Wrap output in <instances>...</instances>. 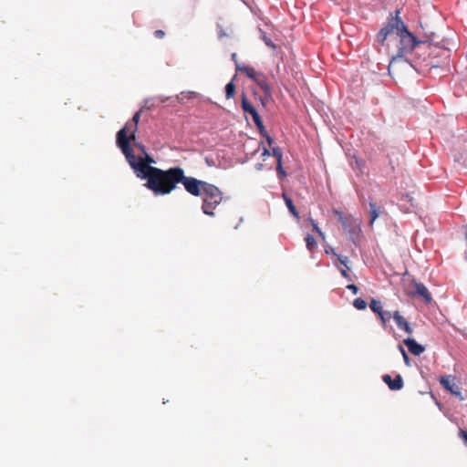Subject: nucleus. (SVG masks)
<instances>
[{
    "label": "nucleus",
    "instance_id": "14",
    "mask_svg": "<svg viewBox=\"0 0 467 467\" xmlns=\"http://www.w3.org/2000/svg\"><path fill=\"white\" fill-rule=\"evenodd\" d=\"M137 130L138 125L132 122H127L125 126L120 130H124L125 137L129 144L130 140H135V132L137 131Z\"/></svg>",
    "mask_w": 467,
    "mask_h": 467
},
{
    "label": "nucleus",
    "instance_id": "34",
    "mask_svg": "<svg viewBox=\"0 0 467 467\" xmlns=\"http://www.w3.org/2000/svg\"><path fill=\"white\" fill-rule=\"evenodd\" d=\"M460 435L464 440L465 443L467 444V430L466 431H461Z\"/></svg>",
    "mask_w": 467,
    "mask_h": 467
},
{
    "label": "nucleus",
    "instance_id": "24",
    "mask_svg": "<svg viewBox=\"0 0 467 467\" xmlns=\"http://www.w3.org/2000/svg\"><path fill=\"white\" fill-rule=\"evenodd\" d=\"M388 36L389 35L385 31H383L382 29H380L379 31V33L377 35V40H378V42L379 43L380 46H384L385 41H386Z\"/></svg>",
    "mask_w": 467,
    "mask_h": 467
},
{
    "label": "nucleus",
    "instance_id": "19",
    "mask_svg": "<svg viewBox=\"0 0 467 467\" xmlns=\"http://www.w3.org/2000/svg\"><path fill=\"white\" fill-rule=\"evenodd\" d=\"M283 198H284V201H285V205H286L287 209L289 210V212L293 214L294 217L298 219L299 213H298L296 206L294 205L292 199L290 197H288L286 194H283Z\"/></svg>",
    "mask_w": 467,
    "mask_h": 467
},
{
    "label": "nucleus",
    "instance_id": "40",
    "mask_svg": "<svg viewBox=\"0 0 467 467\" xmlns=\"http://www.w3.org/2000/svg\"><path fill=\"white\" fill-rule=\"evenodd\" d=\"M465 237H466V240H467V226H466Z\"/></svg>",
    "mask_w": 467,
    "mask_h": 467
},
{
    "label": "nucleus",
    "instance_id": "37",
    "mask_svg": "<svg viewBox=\"0 0 467 467\" xmlns=\"http://www.w3.org/2000/svg\"><path fill=\"white\" fill-rule=\"evenodd\" d=\"M232 59H233L234 62H236V54H235V53H233V54H232ZM236 64H237V63H235V65H236Z\"/></svg>",
    "mask_w": 467,
    "mask_h": 467
},
{
    "label": "nucleus",
    "instance_id": "7",
    "mask_svg": "<svg viewBox=\"0 0 467 467\" xmlns=\"http://www.w3.org/2000/svg\"><path fill=\"white\" fill-rule=\"evenodd\" d=\"M369 307L374 313L379 315L383 326H385L384 315H388V318H391V313L383 310L382 304L379 300L372 298L369 303Z\"/></svg>",
    "mask_w": 467,
    "mask_h": 467
},
{
    "label": "nucleus",
    "instance_id": "32",
    "mask_svg": "<svg viewBox=\"0 0 467 467\" xmlns=\"http://www.w3.org/2000/svg\"><path fill=\"white\" fill-rule=\"evenodd\" d=\"M154 35L158 38H161L165 36V32L163 30L158 29L154 32Z\"/></svg>",
    "mask_w": 467,
    "mask_h": 467
},
{
    "label": "nucleus",
    "instance_id": "39",
    "mask_svg": "<svg viewBox=\"0 0 467 467\" xmlns=\"http://www.w3.org/2000/svg\"><path fill=\"white\" fill-rule=\"evenodd\" d=\"M384 319H385V324H386L387 321L389 319V318H388V315H384Z\"/></svg>",
    "mask_w": 467,
    "mask_h": 467
},
{
    "label": "nucleus",
    "instance_id": "10",
    "mask_svg": "<svg viewBox=\"0 0 467 467\" xmlns=\"http://www.w3.org/2000/svg\"><path fill=\"white\" fill-rule=\"evenodd\" d=\"M403 343L406 345L409 351L414 356H420L425 350V348L419 344L414 338L408 337L403 340Z\"/></svg>",
    "mask_w": 467,
    "mask_h": 467
},
{
    "label": "nucleus",
    "instance_id": "35",
    "mask_svg": "<svg viewBox=\"0 0 467 467\" xmlns=\"http://www.w3.org/2000/svg\"><path fill=\"white\" fill-rule=\"evenodd\" d=\"M325 252H326L327 254H330V253H331V254H332L333 255H335V256H336V254H337L334 252V249H333L332 247H329V249H326V251H325Z\"/></svg>",
    "mask_w": 467,
    "mask_h": 467
},
{
    "label": "nucleus",
    "instance_id": "25",
    "mask_svg": "<svg viewBox=\"0 0 467 467\" xmlns=\"http://www.w3.org/2000/svg\"><path fill=\"white\" fill-rule=\"evenodd\" d=\"M273 156L276 158L277 163L282 162L283 153L280 148L274 147L272 149Z\"/></svg>",
    "mask_w": 467,
    "mask_h": 467
},
{
    "label": "nucleus",
    "instance_id": "28",
    "mask_svg": "<svg viewBox=\"0 0 467 467\" xmlns=\"http://www.w3.org/2000/svg\"><path fill=\"white\" fill-rule=\"evenodd\" d=\"M276 171L279 178H284L286 176V172L283 169L282 162L277 163Z\"/></svg>",
    "mask_w": 467,
    "mask_h": 467
},
{
    "label": "nucleus",
    "instance_id": "4",
    "mask_svg": "<svg viewBox=\"0 0 467 467\" xmlns=\"http://www.w3.org/2000/svg\"><path fill=\"white\" fill-rule=\"evenodd\" d=\"M333 213L341 223L344 230L349 234L350 239L355 242L361 234L360 223L351 214H344L337 209L333 210Z\"/></svg>",
    "mask_w": 467,
    "mask_h": 467
},
{
    "label": "nucleus",
    "instance_id": "18",
    "mask_svg": "<svg viewBox=\"0 0 467 467\" xmlns=\"http://www.w3.org/2000/svg\"><path fill=\"white\" fill-rule=\"evenodd\" d=\"M380 214V207L378 206L376 203L369 202V215H370V225L373 224L375 220L379 216Z\"/></svg>",
    "mask_w": 467,
    "mask_h": 467
},
{
    "label": "nucleus",
    "instance_id": "12",
    "mask_svg": "<svg viewBox=\"0 0 467 467\" xmlns=\"http://www.w3.org/2000/svg\"><path fill=\"white\" fill-rule=\"evenodd\" d=\"M252 119H253V120H254V122L255 126H256V127H257V129L259 130L260 134H261L263 137H265V140H266V141H267L268 145H269V146H271V145H272V143H273V141H274V140H273V138H272V137L267 133V131H266V130H265V126H264V124H263V121H262V119H261L260 115H259V114H258V115H255V116H254V118H252Z\"/></svg>",
    "mask_w": 467,
    "mask_h": 467
},
{
    "label": "nucleus",
    "instance_id": "36",
    "mask_svg": "<svg viewBox=\"0 0 467 467\" xmlns=\"http://www.w3.org/2000/svg\"><path fill=\"white\" fill-rule=\"evenodd\" d=\"M271 153L267 148H264L263 156H269Z\"/></svg>",
    "mask_w": 467,
    "mask_h": 467
},
{
    "label": "nucleus",
    "instance_id": "13",
    "mask_svg": "<svg viewBox=\"0 0 467 467\" xmlns=\"http://www.w3.org/2000/svg\"><path fill=\"white\" fill-rule=\"evenodd\" d=\"M254 82L259 86V88L264 91L266 97L271 96L272 93V88L267 81L265 76L264 74H261Z\"/></svg>",
    "mask_w": 467,
    "mask_h": 467
},
{
    "label": "nucleus",
    "instance_id": "30",
    "mask_svg": "<svg viewBox=\"0 0 467 467\" xmlns=\"http://www.w3.org/2000/svg\"><path fill=\"white\" fill-rule=\"evenodd\" d=\"M313 230L321 237H324V233L321 231V229L318 227L317 223H314Z\"/></svg>",
    "mask_w": 467,
    "mask_h": 467
},
{
    "label": "nucleus",
    "instance_id": "15",
    "mask_svg": "<svg viewBox=\"0 0 467 467\" xmlns=\"http://www.w3.org/2000/svg\"><path fill=\"white\" fill-rule=\"evenodd\" d=\"M236 69L238 71L244 72L247 78L254 81L262 73L254 70V67L250 66H239L236 64Z\"/></svg>",
    "mask_w": 467,
    "mask_h": 467
},
{
    "label": "nucleus",
    "instance_id": "1",
    "mask_svg": "<svg viewBox=\"0 0 467 467\" xmlns=\"http://www.w3.org/2000/svg\"><path fill=\"white\" fill-rule=\"evenodd\" d=\"M117 146L121 150L130 166L136 176L146 180L144 186L150 190L156 196L166 195L176 189L179 180L182 179L183 169L175 166L168 170L151 166L154 159L149 155L140 143L135 145L143 152L144 157L135 156L130 145H129L124 130H119L116 140Z\"/></svg>",
    "mask_w": 467,
    "mask_h": 467
},
{
    "label": "nucleus",
    "instance_id": "21",
    "mask_svg": "<svg viewBox=\"0 0 467 467\" xmlns=\"http://www.w3.org/2000/svg\"><path fill=\"white\" fill-rule=\"evenodd\" d=\"M260 33H261V39L264 41V43L271 49L275 50L276 49L275 44L273 42V40L269 36H266V33L265 31H263L262 29H260Z\"/></svg>",
    "mask_w": 467,
    "mask_h": 467
},
{
    "label": "nucleus",
    "instance_id": "9",
    "mask_svg": "<svg viewBox=\"0 0 467 467\" xmlns=\"http://www.w3.org/2000/svg\"><path fill=\"white\" fill-rule=\"evenodd\" d=\"M383 381L391 390H400L403 388V379L400 375H397L394 379L389 374L383 375Z\"/></svg>",
    "mask_w": 467,
    "mask_h": 467
},
{
    "label": "nucleus",
    "instance_id": "5",
    "mask_svg": "<svg viewBox=\"0 0 467 467\" xmlns=\"http://www.w3.org/2000/svg\"><path fill=\"white\" fill-rule=\"evenodd\" d=\"M401 26H406L404 22L400 17V10H396L394 12V15L391 14L390 16L388 18L386 24L381 28L383 31H385L388 35L391 34L392 32L396 31V34L401 32Z\"/></svg>",
    "mask_w": 467,
    "mask_h": 467
},
{
    "label": "nucleus",
    "instance_id": "22",
    "mask_svg": "<svg viewBox=\"0 0 467 467\" xmlns=\"http://www.w3.org/2000/svg\"><path fill=\"white\" fill-rule=\"evenodd\" d=\"M234 91H235V86L234 84V81H230L229 83L226 84L225 86V97L226 99H231L234 97Z\"/></svg>",
    "mask_w": 467,
    "mask_h": 467
},
{
    "label": "nucleus",
    "instance_id": "2",
    "mask_svg": "<svg viewBox=\"0 0 467 467\" xmlns=\"http://www.w3.org/2000/svg\"><path fill=\"white\" fill-rule=\"evenodd\" d=\"M179 183H182L185 191L191 195L202 197V211L203 213L210 216L214 215L213 210L223 200V192L217 186L194 177L185 176L184 172L182 173V179L179 180Z\"/></svg>",
    "mask_w": 467,
    "mask_h": 467
},
{
    "label": "nucleus",
    "instance_id": "20",
    "mask_svg": "<svg viewBox=\"0 0 467 467\" xmlns=\"http://www.w3.org/2000/svg\"><path fill=\"white\" fill-rule=\"evenodd\" d=\"M305 241L306 243V248L308 251L313 252L317 248V243L313 235L307 234L305 238Z\"/></svg>",
    "mask_w": 467,
    "mask_h": 467
},
{
    "label": "nucleus",
    "instance_id": "11",
    "mask_svg": "<svg viewBox=\"0 0 467 467\" xmlns=\"http://www.w3.org/2000/svg\"><path fill=\"white\" fill-rule=\"evenodd\" d=\"M415 287V293L423 298L425 303L429 304L432 301V297L428 288L422 284L418 282H413Z\"/></svg>",
    "mask_w": 467,
    "mask_h": 467
},
{
    "label": "nucleus",
    "instance_id": "8",
    "mask_svg": "<svg viewBox=\"0 0 467 467\" xmlns=\"http://www.w3.org/2000/svg\"><path fill=\"white\" fill-rule=\"evenodd\" d=\"M391 317L394 319V321L397 324V327L400 329L404 330L409 335L412 334V328H411L410 323L406 320L405 317H403L400 315V313L399 311H395L391 315Z\"/></svg>",
    "mask_w": 467,
    "mask_h": 467
},
{
    "label": "nucleus",
    "instance_id": "38",
    "mask_svg": "<svg viewBox=\"0 0 467 467\" xmlns=\"http://www.w3.org/2000/svg\"><path fill=\"white\" fill-rule=\"evenodd\" d=\"M309 222L311 223V225L314 226V223H317L315 220L312 218H309Z\"/></svg>",
    "mask_w": 467,
    "mask_h": 467
},
{
    "label": "nucleus",
    "instance_id": "31",
    "mask_svg": "<svg viewBox=\"0 0 467 467\" xmlns=\"http://www.w3.org/2000/svg\"><path fill=\"white\" fill-rule=\"evenodd\" d=\"M347 289L352 291L353 294H358V288L356 285L354 284H350L348 285H347Z\"/></svg>",
    "mask_w": 467,
    "mask_h": 467
},
{
    "label": "nucleus",
    "instance_id": "6",
    "mask_svg": "<svg viewBox=\"0 0 467 467\" xmlns=\"http://www.w3.org/2000/svg\"><path fill=\"white\" fill-rule=\"evenodd\" d=\"M441 386L449 390L452 395L463 400L461 393V388L456 384L455 379L451 376H443L440 380Z\"/></svg>",
    "mask_w": 467,
    "mask_h": 467
},
{
    "label": "nucleus",
    "instance_id": "26",
    "mask_svg": "<svg viewBox=\"0 0 467 467\" xmlns=\"http://www.w3.org/2000/svg\"><path fill=\"white\" fill-rule=\"evenodd\" d=\"M337 260L339 261V263L347 269H349L348 264L349 262L348 260V257L346 256V255H342V254H336Z\"/></svg>",
    "mask_w": 467,
    "mask_h": 467
},
{
    "label": "nucleus",
    "instance_id": "17",
    "mask_svg": "<svg viewBox=\"0 0 467 467\" xmlns=\"http://www.w3.org/2000/svg\"><path fill=\"white\" fill-rule=\"evenodd\" d=\"M166 100H167V99H164L161 96L156 97V98H152V99H148L144 102V108H146L147 109L150 110L153 108H155L156 106H158L160 103H163Z\"/></svg>",
    "mask_w": 467,
    "mask_h": 467
},
{
    "label": "nucleus",
    "instance_id": "29",
    "mask_svg": "<svg viewBox=\"0 0 467 467\" xmlns=\"http://www.w3.org/2000/svg\"><path fill=\"white\" fill-rule=\"evenodd\" d=\"M348 269H347V268H342V269H340V273H341V275H342L346 279H348V281H351V280H352V278H351V277H350V275H348Z\"/></svg>",
    "mask_w": 467,
    "mask_h": 467
},
{
    "label": "nucleus",
    "instance_id": "27",
    "mask_svg": "<svg viewBox=\"0 0 467 467\" xmlns=\"http://www.w3.org/2000/svg\"><path fill=\"white\" fill-rule=\"evenodd\" d=\"M398 348H399V350L400 351V353H401V355L403 357L405 364L407 366H410V358H409L407 352L405 351V349L403 348V347L401 345H399Z\"/></svg>",
    "mask_w": 467,
    "mask_h": 467
},
{
    "label": "nucleus",
    "instance_id": "33",
    "mask_svg": "<svg viewBox=\"0 0 467 467\" xmlns=\"http://www.w3.org/2000/svg\"><path fill=\"white\" fill-rule=\"evenodd\" d=\"M140 111H139V112H137V113H135V114H134V116H133V118H132V119H131V122H132V123H136V124L138 125V123H139V119H140Z\"/></svg>",
    "mask_w": 467,
    "mask_h": 467
},
{
    "label": "nucleus",
    "instance_id": "23",
    "mask_svg": "<svg viewBox=\"0 0 467 467\" xmlns=\"http://www.w3.org/2000/svg\"><path fill=\"white\" fill-rule=\"evenodd\" d=\"M353 306L358 310H363L367 307V303L364 299L358 297L354 299Z\"/></svg>",
    "mask_w": 467,
    "mask_h": 467
},
{
    "label": "nucleus",
    "instance_id": "3",
    "mask_svg": "<svg viewBox=\"0 0 467 467\" xmlns=\"http://www.w3.org/2000/svg\"><path fill=\"white\" fill-rule=\"evenodd\" d=\"M400 37L397 55L391 58V62L398 59L406 57L411 54L415 47L420 44L430 43L431 45L440 46L439 43L434 41V34L427 37L426 40H419L410 31L407 26H401V32L397 35Z\"/></svg>",
    "mask_w": 467,
    "mask_h": 467
},
{
    "label": "nucleus",
    "instance_id": "16",
    "mask_svg": "<svg viewBox=\"0 0 467 467\" xmlns=\"http://www.w3.org/2000/svg\"><path fill=\"white\" fill-rule=\"evenodd\" d=\"M241 104L243 110L246 113H249L252 116V118L259 114L256 109L250 103V101L246 99L244 95L242 98Z\"/></svg>",
    "mask_w": 467,
    "mask_h": 467
}]
</instances>
